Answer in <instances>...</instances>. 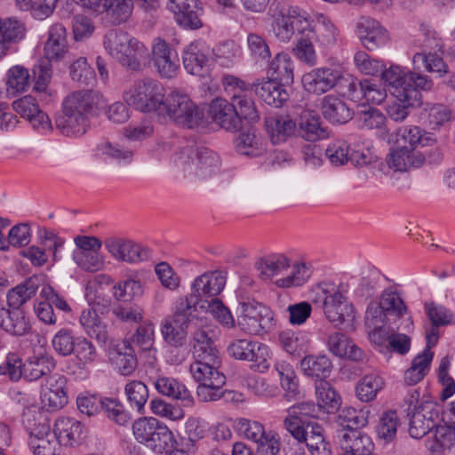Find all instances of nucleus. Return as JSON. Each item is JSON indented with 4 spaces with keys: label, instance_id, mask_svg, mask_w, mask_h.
<instances>
[{
    "label": "nucleus",
    "instance_id": "nucleus-1",
    "mask_svg": "<svg viewBox=\"0 0 455 455\" xmlns=\"http://www.w3.org/2000/svg\"><path fill=\"white\" fill-rule=\"evenodd\" d=\"M102 95L92 90L75 92L65 98L62 112L55 116V126L65 136H80L89 126L88 116L98 108Z\"/></svg>",
    "mask_w": 455,
    "mask_h": 455
},
{
    "label": "nucleus",
    "instance_id": "nucleus-2",
    "mask_svg": "<svg viewBox=\"0 0 455 455\" xmlns=\"http://www.w3.org/2000/svg\"><path fill=\"white\" fill-rule=\"evenodd\" d=\"M104 46L122 66L132 71L141 69V60L148 55L146 46L122 29L109 30L105 35Z\"/></svg>",
    "mask_w": 455,
    "mask_h": 455
},
{
    "label": "nucleus",
    "instance_id": "nucleus-3",
    "mask_svg": "<svg viewBox=\"0 0 455 455\" xmlns=\"http://www.w3.org/2000/svg\"><path fill=\"white\" fill-rule=\"evenodd\" d=\"M196 318L195 302L192 299H177L172 315L163 319L161 334L171 347L179 348L186 344L188 329Z\"/></svg>",
    "mask_w": 455,
    "mask_h": 455
},
{
    "label": "nucleus",
    "instance_id": "nucleus-4",
    "mask_svg": "<svg viewBox=\"0 0 455 455\" xmlns=\"http://www.w3.org/2000/svg\"><path fill=\"white\" fill-rule=\"evenodd\" d=\"M164 94V88L158 81L145 78L134 84L127 94L126 101L140 112H156L161 116L165 101Z\"/></svg>",
    "mask_w": 455,
    "mask_h": 455
},
{
    "label": "nucleus",
    "instance_id": "nucleus-5",
    "mask_svg": "<svg viewBox=\"0 0 455 455\" xmlns=\"http://www.w3.org/2000/svg\"><path fill=\"white\" fill-rule=\"evenodd\" d=\"M370 411L368 409H355L353 407H346L340 411L338 415L337 422L342 427L338 433L339 445L342 451L340 454H352L348 452L349 449L346 450L342 443L349 446L350 443L359 442L363 439L368 438L372 446V452H374V443L371 438L358 429L365 427L368 424Z\"/></svg>",
    "mask_w": 455,
    "mask_h": 455
},
{
    "label": "nucleus",
    "instance_id": "nucleus-6",
    "mask_svg": "<svg viewBox=\"0 0 455 455\" xmlns=\"http://www.w3.org/2000/svg\"><path fill=\"white\" fill-rule=\"evenodd\" d=\"M220 367L199 361L190 364L189 371L193 379L199 383L197 396L201 401H215L222 396V387L226 383V376L219 371Z\"/></svg>",
    "mask_w": 455,
    "mask_h": 455
},
{
    "label": "nucleus",
    "instance_id": "nucleus-7",
    "mask_svg": "<svg viewBox=\"0 0 455 455\" xmlns=\"http://www.w3.org/2000/svg\"><path fill=\"white\" fill-rule=\"evenodd\" d=\"M167 115L175 124L192 129L198 126L204 119V112L188 95L172 92L165 98L163 114Z\"/></svg>",
    "mask_w": 455,
    "mask_h": 455
},
{
    "label": "nucleus",
    "instance_id": "nucleus-8",
    "mask_svg": "<svg viewBox=\"0 0 455 455\" xmlns=\"http://www.w3.org/2000/svg\"><path fill=\"white\" fill-rule=\"evenodd\" d=\"M227 353L233 359L251 362V369L259 372H265L270 367L269 348L259 341L234 339L228 345Z\"/></svg>",
    "mask_w": 455,
    "mask_h": 455
},
{
    "label": "nucleus",
    "instance_id": "nucleus-9",
    "mask_svg": "<svg viewBox=\"0 0 455 455\" xmlns=\"http://www.w3.org/2000/svg\"><path fill=\"white\" fill-rule=\"evenodd\" d=\"M443 158L441 152L435 148H409L402 145L392 150L387 156V162L389 167L397 172H406L411 168H419L426 162L429 164L439 163Z\"/></svg>",
    "mask_w": 455,
    "mask_h": 455
},
{
    "label": "nucleus",
    "instance_id": "nucleus-10",
    "mask_svg": "<svg viewBox=\"0 0 455 455\" xmlns=\"http://www.w3.org/2000/svg\"><path fill=\"white\" fill-rule=\"evenodd\" d=\"M184 171L208 180L220 172L219 156L207 148H187L181 152Z\"/></svg>",
    "mask_w": 455,
    "mask_h": 455
},
{
    "label": "nucleus",
    "instance_id": "nucleus-11",
    "mask_svg": "<svg viewBox=\"0 0 455 455\" xmlns=\"http://www.w3.org/2000/svg\"><path fill=\"white\" fill-rule=\"evenodd\" d=\"M325 285L326 288L323 289L325 294L323 307L326 318L335 327L351 325L355 319L353 304L346 300L340 287L336 288L333 284Z\"/></svg>",
    "mask_w": 455,
    "mask_h": 455
},
{
    "label": "nucleus",
    "instance_id": "nucleus-12",
    "mask_svg": "<svg viewBox=\"0 0 455 455\" xmlns=\"http://www.w3.org/2000/svg\"><path fill=\"white\" fill-rule=\"evenodd\" d=\"M380 75L391 93L400 90L427 92L430 91L434 85L433 81L427 76L411 71L406 73L397 65H391L388 68H384Z\"/></svg>",
    "mask_w": 455,
    "mask_h": 455
},
{
    "label": "nucleus",
    "instance_id": "nucleus-13",
    "mask_svg": "<svg viewBox=\"0 0 455 455\" xmlns=\"http://www.w3.org/2000/svg\"><path fill=\"white\" fill-rule=\"evenodd\" d=\"M323 414L320 407L314 402H301L287 409V416L283 419L284 428L293 438H304L303 429L309 425L318 424L312 419Z\"/></svg>",
    "mask_w": 455,
    "mask_h": 455
},
{
    "label": "nucleus",
    "instance_id": "nucleus-14",
    "mask_svg": "<svg viewBox=\"0 0 455 455\" xmlns=\"http://www.w3.org/2000/svg\"><path fill=\"white\" fill-rule=\"evenodd\" d=\"M309 28V14L298 6H291L286 14L278 15L273 23L275 37L282 42H288L296 35L298 36Z\"/></svg>",
    "mask_w": 455,
    "mask_h": 455
},
{
    "label": "nucleus",
    "instance_id": "nucleus-15",
    "mask_svg": "<svg viewBox=\"0 0 455 455\" xmlns=\"http://www.w3.org/2000/svg\"><path fill=\"white\" fill-rule=\"evenodd\" d=\"M440 405L429 399H422L416 411L410 416L409 434L412 438L420 439L438 425Z\"/></svg>",
    "mask_w": 455,
    "mask_h": 455
},
{
    "label": "nucleus",
    "instance_id": "nucleus-16",
    "mask_svg": "<svg viewBox=\"0 0 455 455\" xmlns=\"http://www.w3.org/2000/svg\"><path fill=\"white\" fill-rule=\"evenodd\" d=\"M343 78V73L340 69L322 67L314 68L305 74L302 82L306 91L321 95L337 86Z\"/></svg>",
    "mask_w": 455,
    "mask_h": 455
},
{
    "label": "nucleus",
    "instance_id": "nucleus-17",
    "mask_svg": "<svg viewBox=\"0 0 455 455\" xmlns=\"http://www.w3.org/2000/svg\"><path fill=\"white\" fill-rule=\"evenodd\" d=\"M41 401L48 411H59L68 402L67 378L61 374H52L45 379L41 386Z\"/></svg>",
    "mask_w": 455,
    "mask_h": 455
},
{
    "label": "nucleus",
    "instance_id": "nucleus-18",
    "mask_svg": "<svg viewBox=\"0 0 455 455\" xmlns=\"http://www.w3.org/2000/svg\"><path fill=\"white\" fill-rule=\"evenodd\" d=\"M213 331L206 328H199L193 333V356L195 361H199L213 365H221V356L215 340Z\"/></svg>",
    "mask_w": 455,
    "mask_h": 455
},
{
    "label": "nucleus",
    "instance_id": "nucleus-19",
    "mask_svg": "<svg viewBox=\"0 0 455 455\" xmlns=\"http://www.w3.org/2000/svg\"><path fill=\"white\" fill-rule=\"evenodd\" d=\"M226 284V277L220 272L204 273L196 277L191 286L192 292L189 295L179 299H192L195 302V312H197V305L203 298H216Z\"/></svg>",
    "mask_w": 455,
    "mask_h": 455
},
{
    "label": "nucleus",
    "instance_id": "nucleus-20",
    "mask_svg": "<svg viewBox=\"0 0 455 455\" xmlns=\"http://www.w3.org/2000/svg\"><path fill=\"white\" fill-rule=\"evenodd\" d=\"M167 7L180 27L188 29H198L203 27V8L199 0H169Z\"/></svg>",
    "mask_w": 455,
    "mask_h": 455
},
{
    "label": "nucleus",
    "instance_id": "nucleus-21",
    "mask_svg": "<svg viewBox=\"0 0 455 455\" xmlns=\"http://www.w3.org/2000/svg\"><path fill=\"white\" fill-rule=\"evenodd\" d=\"M6 280L0 276V327L14 336H23L31 331V324L21 308L6 309L2 297Z\"/></svg>",
    "mask_w": 455,
    "mask_h": 455
},
{
    "label": "nucleus",
    "instance_id": "nucleus-22",
    "mask_svg": "<svg viewBox=\"0 0 455 455\" xmlns=\"http://www.w3.org/2000/svg\"><path fill=\"white\" fill-rule=\"evenodd\" d=\"M392 95L394 100L387 103L386 111L395 122L404 121L411 108L422 104L421 92L416 90L395 91Z\"/></svg>",
    "mask_w": 455,
    "mask_h": 455
},
{
    "label": "nucleus",
    "instance_id": "nucleus-23",
    "mask_svg": "<svg viewBox=\"0 0 455 455\" xmlns=\"http://www.w3.org/2000/svg\"><path fill=\"white\" fill-rule=\"evenodd\" d=\"M152 60L162 77L172 78L179 68V58L169 44L161 38H156L152 45Z\"/></svg>",
    "mask_w": 455,
    "mask_h": 455
},
{
    "label": "nucleus",
    "instance_id": "nucleus-24",
    "mask_svg": "<svg viewBox=\"0 0 455 455\" xmlns=\"http://www.w3.org/2000/svg\"><path fill=\"white\" fill-rule=\"evenodd\" d=\"M208 114L214 123L228 132H237L243 127L235 107L225 99H214L209 106Z\"/></svg>",
    "mask_w": 455,
    "mask_h": 455
},
{
    "label": "nucleus",
    "instance_id": "nucleus-25",
    "mask_svg": "<svg viewBox=\"0 0 455 455\" xmlns=\"http://www.w3.org/2000/svg\"><path fill=\"white\" fill-rule=\"evenodd\" d=\"M356 32L363 46L370 51L384 46L388 40L387 31L370 17H362L359 20Z\"/></svg>",
    "mask_w": 455,
    "mask_h": 455
},
{
    "label": "nucleus",
    "instance_id": "nucleus-26",
    "mask_svg": "<svg viewBox=\"0 0 455 455\" xmlns=\"http://www.w3.org/2000/svg\"><path fill=\"white\" fill-rule=\"evenodd\" d=\"M53 434L56 435L60 443L76 446L85 439L87 428L74 418L61 417L54 423Z\"/></svg>",
    "mask_w": 455,
    "mask_h": 455
},
{
    "label": "nucleus",
    "instance_id": "nucleus-27",
    "mask_svg": "<svg viewBox=\"0 0 455 455\" xmlns=\"http://www.w3.org/2000/svg\"><path fill=\"white\" fill-rule=\"evenodd\" d=\"M12 108L21 117L28 119L35 128L49 131L52 129L49 116L39 109L36 99L31 95L14 100Z\"/></svg>",
    "mask_w": 455,
    "mask_h": 455
},
{
    "label": "nucleus",
    "instance_id": "nucleus-28",
    "mask_svg": "<svg viewBox=\"0 0 455 455\" xmlns=\"http://www.w3.org/2000/svg\"><path fill=\"white\" fill-rule=\"evenodd\" d=\"M25 22L15 17H0V60L5 56L13 44L20 42L26 36Z\"/></svg>",
    "mask_w": 455,
    "mask_h": 455
},
{
    "label": "nucleus",
    "instance_id": "nucleus-29",
    "mask_svg": "<svg viewBox=\"0 0 455 455\" xmlns=\"http://www.w3.org/2000/svg\"><path fill=\"white\" fill-rule=\"evenodd\" d=\"M263 310L267 309L260 304L243 302L242 313L237 318L238 327L245 333L259 335L266 328Z\"/></svg>",
    "mask_w": 455,
    "mask_h": 455
},
{
    "label": "nucleus",
    "instance_id": "nucleus-30",
    "mask_svg": "<svg viewBox=\"0 0 455 455\" xmlns=\"http://www.w3.org/2000/svg\"><path fill=\"white\" fill-rule=\"evenodd\" d=\"M153 384L160 395L180 401L183 406L192 407L195 403L191 392L177 379L158 376Z\"/></svg>",
    "mask_w": 455,
    "mask_h": 455
},
{
    "label": "nucleus",
    "instance_id": "nucleus-31",
    "mask_svg": "<svg viewBox=\"0 0 455 455\" xmlns=\"http://www.w3.org/2000/svg\"><path fill=\"white\" fill-rule=\"evenodd\" d=\"M323 116L331 124H346L353 117L354 112L339 97L332 94L324 96L321 100Z\"/></svg>",
    "mask_w": 455,
    "mask_h": 455
},
{
    "label": "nucleus",
    "instance_id": "nucleus-32",
    "mask_svg": "<svg viewBox=\"0 0 455 455\" xmlns=\"http://www.w3.org/2000/svg\"><path fill=\"white\" fill-rule=\"evenodd\" d=\"M210 47L205 42H192L183 52V64L191 75H201L209 61Z\"/></svg>",
    "mask_w": 455,
    "mask_h": 455
},
{
    "label": "nucleus",
    "instance_id": "nucleus-33",
    "mask_svg": "<svg viewBox=\"0 0 455 455\" xmlns=\"http://www.w3.org/2000/svg\"><path fill=\"white\" fill-rule=\"evenodd\" d=\"M284 84L269 78L252 83L255 93L267 105L280 108L288 100L289 94L283 88Z\"/></svg>",
    "mask_w": 455,
    "mask_h": 455
},
{
    "label": "nucleus",
    "instance_id": "nucleus-34",
    "mask_svg": "<svg viewBox=\"0 0 455 455\" xmlns=\"http://www.w3.org/2000/svg\"><path fill=\"white\" fill-rule=\"evenodd\" d=\"M44 51V57L49 62L52 60L58 61L67 53V32L62 24L55 23L51 27Z\"/></svg>",
    "mask_w": 455,
    "mask_h": 455
},
{
    "label": "nucleus",
    "instance_id": "nucleus-35",
    "mask_svg": "<svg viewBox=\"0 0 455 455\" xmlns=\"http://www.w3.org/2000/svg\"><path fill=\"white\" fill-rule=\"evenodd\" d=\"M299 135L306 140L315 142L328 138L329 132L322 125L320 116L314 111L303 110L299 123Z\"/></svg>",
    "mask_w": 455,
    "mask_h": 455
},
{
    "label": "nucleus",
    "instance_id": "nucleus-36",
    "mask_svg": "<svg viewBox=\"0 0 455 455\" xmlns=\"http://www.w3.org/2000/svg\"><path fill=\"white\" fill-rule=\"evenodd\" d=\"M304 438H294L305 443L311 455H331V445L324 436V429L320 424L309 425L303 429Z\"/></svg>",
    "mask_w": 455,
    "mask_h": 455
},
{
    "label": "nucleus",
    "instance_id": "nucleus-37",
    "mask_svg": "<svg viewBox=\"0 0 455 455\" xmlns=\"http://www.w3.org/2000/svg\"><path fill=\"white\" fill-rule=\"evenodd\" d=\"M348 90L354 100L367 103L380 104L386 98V90L370 79H363L358 83H349Z\"/></svg>",
    "mask_w": 455,
    "mask_h": 455
},
{
    "label": "nucleus",
    "instance_id": "nucleus-38",
    "mask_svg": "<svg viewBox=\"0 0 455 455\" xmlns=\"http://www.w3.org/2000/svg\"><path fill=\"white\" fill-rule=\"evenodd\" d=\"M133 11L132 0H103L99 12L105 13V20L112 26L125 23Z\"/></svg>",
    "mask_w": 455,
    "mask_h": 455
},
{
    "label": "nucleus",
    "instance_id": "nucleus-39",
    "mask_svg": "<svg viewBox=\"0 0 455 455\" xmlns=\"http://www.w3.org/2000/svg\"><path fill=\"white\" fill-rule=\"evenodd\" d=\"M110 360L117 371L124 376L131 375L137 368L138 360L130 341L124 340L110 353Z\"/></svg>",
    "mask_w": 455,
    "mask_h": 455
},
{
    "label": "nucleus",
    "instance_id": "nucleus-40",
    "mask_svg": "<svg viewBox=\"0 0 455 455\" xmlns=\"http://www.w3.org/2000/svg\"><path fill=\"white\" fill-rule=\"evenodd\" d=\"M328 347L333 355L339 357H347L353 361H361L363 358V351L344 333L331 334L328 338Z\"/></svg>",
    "mask_w": 455,
    "mask_h": 455
},
{
    "label": "nucleus",
    "instance_id": "nucleus-41",
    "mask_svg": "<svg viewBox=\"0 0 455 455\" xmlns=\"http://www.w3.org/2000/svg\"><path fill=\"white\" fill-rule=\"evenodd\" d=\"M303 372L318 381H325L332 371V363L325 355H307L300 362Z\"/></svg>",
    "mask_w": 455,
    "mask_h": 455
},
{
    "label": "nucleus",
    "instance_id": "nucleus-42",
    "mask_svg": "<svg viewBox=\"0 0 455 455\" xmlns=\"http://www.w3.org/2000/svg\"><path fill=\"white\" fill-rule=\"evenodd\" d=\"M267 131L273 144H279L291 136L296 129V123L289 116H271L265 119Z\"/></svg>",
    "mask_w": 455,
    "mask_h": 455
},
{
    "label": "nucleus",
    "instance_id": "nucleus-43",
    "mask_svg": "<svg viewBox=\"0 0 455 455\" xmlns=\"http://www.w3.org/2000/svg\"><path fill=\"white\" fill-rule=\"evenodd\" d=\"M55 367L56 363L52 356H32L24 363L23 378L28 381H35L49 375Z\"/></svg>",
    "mask_w": 455,
    "mask_h": 455
},
{
    "label": "nucleus",
    "instance_id": "nucleus-44",
    "mask_svg": "<svg viewBox=\"0 0 455 455\" xmlns=\"http://www.w3.org/2000/svg\"><path fill=\"white\" fill-rule=\"evenodd\" d=\"M39 288V280L33 276L25 280L24 283L11 289L7 295V302L12 309L20 308V307L36 295Z\"/></svg>",
    "mask_w": 455,
    "mask_h": 455
},
{
    "label": "nucleus",
    "instance_id": "nucleus-45",
    "mask_svg": "<svg viewBox=\"0 0 455 455\" xmlns=\"http://www.w3.org/2000/svg\"><path fill=\"white\" fill-rule=\"evenodd\" d=\"M433 357L434 353L428 349H424L421 354L415 356L411 362V367L404 372V382L407 385L415 386L421 381L429 371Z\"/></svg>",
    "mask_w": 455,
    "mask_h": 455
},
{
    "label": "nucleus",
    "instance_id": "nucleus-46",
    "mask_svg": "<svg viewBox=\"0 0 455 455\" xmlns=\"http://www.w3.org/2000/svg\"><path fill=\"white\" fill-rule=\"evenodd\" d=\"M268 73L270 78L281 84L289 85L293 82V64L287 53L275 55L271 61Z\"/></svg>",
    "mask_w": 455,
    "mask_h": 455
},
{
    "label": "nucleus",
    "instance_id": "nucleus-47",
    "mask_svg": "<svg viewBox=\"0 0 455 455\" xmlns=\"http://www.w3.org/2000/svg\"><path fill=\"white\" fill-rule=\"evenodd\" d=\"M235 149L240 155L251 157L259 156L266 151L262 138L251 129L241 132L236 138Z\"/></svg>",
    "mask_w": 455,
    "mask_h": 455
},
{
    "label": "nucleus",
    "instance_id": "nucleus-48",
    "mask_svg": "<svg viewBox=\"0 0 455 455\" xmlns=\"http://www.w3.org/2000/svg\"><path fill=\"white\" fill-rule=\"evenodd\" d=\"M290 259L283 254H272L260 259L255 263L259 275L262 280H267L280 274L290 267Z\"/></svg>",
    "mask_w": 455,
    "mask_h": 455
},
{
    "label": "nucleus",
    "instance_id": "nucleus-49",
    "mask_svg": "<svg viewBox=\"0 0 455 455\" xmlns=\"http://www.w3.org/2000/svg\"><path fill=\"white\" fill-rule=\"evenodd\" d=\"M317 405L323 413H333L340 405V397L327 381L315 383Z\"/></svg>",
    "mask_w": 455,
    "mask_h": 455
},
{
    "label": "nucleus",
    "instance_id": "nucleus-50",
    "mask_svg": "<svg viewBox=\"0 0 455 455\" xmlns=\"http://www.w3.org/2000/svg\"><path fill=\"white\" fill-rule=\"evenodd\" d=\"M309 31L314 33L311 36L314 41L318 42L323 46H331L337 41V28L327 18L321 16L316 23L309 19Z\"/></svg>",
    "mask_w": 455,
    "mask_h": 455
},
{
    "label": "nucleus",
    "instance_id": "nucleus-51",
    "mask_svg": "<svg viewBox=\"0 0 455 455\" xmlns=\"http://www.w3.org/2000/svg\"><path fill=\"white\" fill-rule=\"evenodd\" d=\"M174 443L173 433L164 422L160 421L156 427V431L153 430V434L149 435V439L147 440L145 445L156 453L162 454L172 448Z\"/></svg>",
    "mask_w": 455,
    "mask_h": 455
},
{
    "label": "nucleus",
    "instance_id": "nucleus-52",
    "mask_svg": "<svg viewBox=\"0 0 455 455\" xmlns=\"http://www.w3.org/2000/svg\"><path fill=\"white\" fill-rule=\"evenodd\" d=\"M314 33L306 28L297 36V43L292 52L294 55L302 62L314 66L316 64V53L314 48Z\"/></svg>",
    "mask_w": 455,
    "mask_h": 455
},
{
    "label": "nucleus",
    "instance_id": "nucleus-53",
    "mask_svg": "<svg viewBox=\"0 0 455 455\" xmlns=\"http://www.w3.org/2000/svg\"><path fill=\"white\" fill-rule=\"evenodd\" d=\"M278 340L283 349L293 355H299L305 352L308 345V340L304 333L291 330L281 331Z\"/></svg>",
    "mask_w": 455,
    "mask_h": 455
},
{
    "label": "nucleus",
    "instance_id": "nucleus-54",
    "mask_svg": "<svg viewBox=\"0 0 455 455\" xmlns=\"http://www.w3.org/2000/svg\"><path fill=\"white\" fill-rule=\"evenodd\" d=\"M384 387V380L376 374H367L357 383L355 387L359 400L369 403L375 399L379 391Z\"/></svg>",
    "mask_w": 455,
    "mask_h": 455
},
{
    "label": "nucleus",
    "instance_id": "nucleus-55",
    "mask_svg": "<svg viewBox=\"0 0 455 455\" xmlns=\"http://www.w3.org/2000/svg\"><path fill=\"white\" fill-rule=\"evenodd\" d=\"M28 446L34 455H60L61 443L52 432L28 440Z\"/></svg>",
    "mask_w": 455,
    "mask_h": 455
},
{
    "label": "nucleus",
    "instance_id": "nucleus-56",
    "mask_svg": "<svg viewBox=\"0 0 455 455\" xmlns=\"http://www.w3.org/2000/svg\"><path fill=\"white\" fill-rule=\"evenodd\" d=\"M388 316L400 318L407 312V307L400 295L393 289L388 288L382 291L379 301Z\"/></svg>",
    "mask_w": 455,
    "mask_h": 455
},
{
    "label": "nucleus",
    "instance_id": "nucleus-57",
    "mask_svg": "<svg viewBox=\"0 0 455 455\" xmlns=\"http://www.w3.org/2000/svg\"><path fill=\"white\" fill-rule=\"evenodd\" d=\"M124 391L130 405L138 412L144 413L149 397L148 387L140 380H132L126 384Z\"/></svg>",
    "mask_w": 455,
    "mask_h": 455
},
{
    "label": "nucleus",
    "instance_id": "nucleus-58",
    "mask_svg": "<svg viewBox=\"0 0 455 455\" xmlns=\"http://www.w3.org/2000/svg\"><path fill=\"white\" fill-rule=\"evenodd\" d=\"M23 424L31 440L33 437H42L51 433L50 422L42 413H24Z\"/></svg>",
    "mask_w": 455,
    "mask_h": 455
},
{
    "label": "nucleus",
    "instance_id": "nucleus-59",
    "mask_svg": "<svg viewBox=\"0 0 455 455\" xmlns=\"http://www.w3.org/2000/svg\"><path fill=\"white\" fill-rule=\"evenodd\" d=\"M280 378V384L286 391L288 397H294L298 393L299 380L293 367L285 361L277 362L275 365Z\"/></svg>",
    "mask_w": 455,
    "mask_h": 455
},
{
    "label": "nucleus",
    "instance_id": "nucleus-60",
    "mask_svg": "<svg viewBox=\"0 0 455 455\" xmlns=\"http://www.w3.org/2000/svg\"><path fill=\"white\" fill-rule=\"evenodd\" d=\"M437 52L415 53L413 56L414 65L418 68L422 66L428 72H435L440 75L447 73V65L444 63L442 55Z\"/></svg>",
    "mask_w": 455,
    "mask_h": 455
},
{
    "label": "nucleus",
    "instance_id": "nucleus-61",
    "mask_svg": "<svg viewBox=\"0 0 455 455\" xmlns=\"http://www.w3.org/2000/svg\"><path fill=\"white\" fill-rule=\"evenodd\" d=\"M7 92L12 94L23 92L29 86L28 70L22 66H14L7 72Z\"/></svg>",
    "mask_w": 455,
    "mask_h": 455
},
{
    "label": "nucleus",
    "instance_id": "nucleus-62",
    "mask_svg": "<svg viewBox=\"0 0 455 455\" xmlns=\"http://www.w3.org/2000/svg\"><path fill=\"white\" fill-rule=\"evenodd\" d=\"M311 275L312 270L306 263H296L292 266L291 273L276 280L275 283L281 288L299 287L306 283Z\"/></svg>",
    "mask_w": 455,
    "mask_h": 455
},
{
    "label": "nucleus",
    "instance_id": "nucleus-63",
    "mask_svg": "<svg viewBox=\"0 0 455 455\" xmlns=\"http://www.w3.org/2000/svg\"><path fill=\"white\" fill-rule=\"evenodd\" d=\"M76 341L73 331L62 328L52 337V346L59 355L66 357L73 354Z\"/></svg>",
    "mask_w": 455,
    "mask_h": 455
},
{
    "label": "nucleus",
    "instance_id": "nucleus-64",
    "mask_svg": "<svg viewBox=\"0 0 455 455\" xmlns=\"http://www.w3.org/2000/svg\"><path fill=\"white\" fill-rule=\"evenodd\" d=\"M72 256L77 266L88 272H96L104 265V260L99 255V251L75 249Z\"/></svg>",
    "mask_w": 455,
    "mask_h": 455
}]
</instances>
